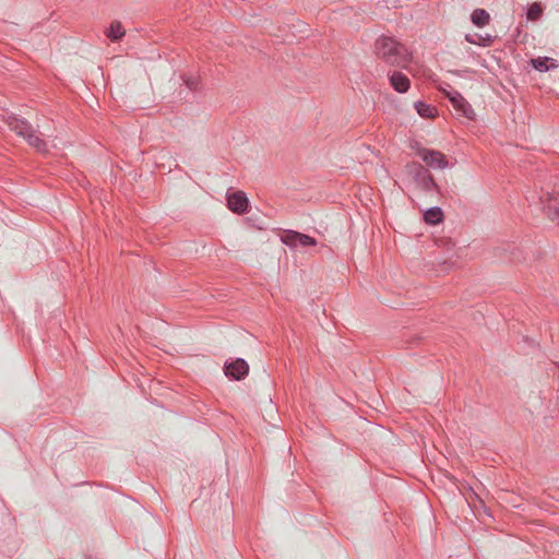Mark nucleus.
<instances>
[{"label":"nucleus","mask_w":559,"mask_h":559,"mask_svg":"<svg viewBox=\"0 0 559 559\" xmlns=\"http://www.w3.org/2000/svg\"><path fill=\"white\" fill-rule=\"evenodd\" d=\"M373 50L378 59L391 67L406 68L412 61L408 48L393 36L378 37Z\"/></svg>","instance_id":"nucleus-1"},{"label":"nucleus","mask_w":559,"mask_h":559,"mask_svg":"<svg viewBox=\"0 0 559 559\" xmlns=\"http://www.w3.org/2000/svg\"><path fill=\"white\" fill-rule=\"evenodd\" d=\"M8 127L11 131L16 133L19 136L24 138L27 143L33 146L36 151L45 153L47 152L46 142L39 138L32 124L25 120L15 116L8 118Z\"/></svg>","instance_id":"nucleus-2"},{"label":"nucleus","mask_w":559,"mask_h":559,"mask_svg":"<svg viewBox=\"0 0 559 559\" xmlns=\"http://www.w3.org/2000/svg\"><path fill=\"white\" fill-rule=\"evenodd\" d=\"M405 173L412 179L415 187L425 193H432L438 191V186L435 182L431 174L419 163H411L405 167Z\"/></svg>","instance_id":"nucleus-3"},{"label":"nucleus","mask_w":559,"mask_h":559,"mask_svg":"<svg viewBox=\"0 0 559 559\" xmlns=\"http://www.w3.org/2000/svg\"><path fill=\"white\" fill-rule=\"evenodd\" d=\"M539 201L548 218L559 224V191L542 192Z\"/></svg>","instance_id":"nucleus-4"},{"label":"nucleus","mask_w":559,"mask_h":559,"mask_svg":"<svg viewBox=\"0 0 559 559\" xmlns=\"http://www.w3.org/2000/svg\"><path fill=\"white\" fill-rule=\"evenodd\" d=\"M281 240L284 245L292 249L317 245V240L313 237L295 230L284 231V234L281 236Z\"/></svg>","instance_id":"nucleus-5"},{"label":"nucleus","mask_w":559,"mask_h":559,"mask_svg":"<svg viewBox=\"0 0 559 559\" xmlns=\"http://www.w3.org/2000/svg\"><path fill=\"white\" fill-rule=\"evenodd\" d=\"M448 98L450 99L453 108L461 116L473 120L475 118V112L471 104L462 96L457 91H452L447 93Z\"/></svg>","instance_id":"nucleus-6"},{"label":"nucleus","mask_w":559,"mask_h":559,"mask_svg":"<svg viewBox=\"0 0 559 559\" xmlns=\"http://www.w3.org/2000/svg\"><path fill=\"white\" fill-rule=\"evenodd\" d=\"M421 159L433 169H444L448 167V160L443 153L429 148L418 150Z\"/></svg>","instance_id":"nucleus-7"},{"label":"nucleus","mask_w":559,"mask_h":559,"mask_svg":"<svg viewBox=\"0 0 559 559\" xmlns=\"http://www.w3.org/2000/svg\"><path fill=\"white\" fill-rule=\"evenodd\" d=\"M226 202L227 207L236 214H243L249 207V199L243 191L228 192Z\"/></svg>","instance_id":"nucleus-8"},{"label":"nucleus","mask_w":559,"mask_h":559,"mask_svg":"<svg viewBox=\"0 0 559 559\" xmlns=\"http://www.w3.org/2000/svg\"><path fill=\"white\" fill-rule=\"evenodd\" d=\"M249 371V366L242 358H237L230 362L225 364V374L234 380L243 379Z\"/></svg>","instance_id":"nucleus-9"},{"label":"nucleus","mask_w":559,"mask_h":559,"mask_svg":"<svg viewBox=\"0 0 559 559\" xmlns=\"http://www.w3.org/2000/svg\"><path fill=\"white\" fill-rule=\"evenodd\" d=\"M389 82L393 90L401 94L406 93L411 87L409 79L400 71L391 72L389 74Z\"/></svg>","instance_id":"nucleus-10"},{"label":"nucleus","mask_w":559,"mask_h":559,"mask_svg":"<svg viewBox=\"0 0 559 559\" xmlns=\"http://www.w3.org/2000/svg\"><path fill=\"white\" fill-rule=\"evenodd\" d=\"M532 67L539 72H547L549 70H555L559 67L557 60L549 57H538L535 59H531Z\"/></svg>","instance_id":"nucleus-11"},{"label":"nucleus","mask_w":559,"mask_h":559,"mask_svg":"<svg viewBox=\"0 0 559 559\" xmlns=\"http://www.w3.org/2000/svg\"><path fill=\"white\" fill-rule=\"evenodd\" d=\"M424 219L427 224L437 225L443 219V212L439 206H432L425 211Z\"/></svg>","instance_id":"nucleus-12"},{"label":"nucleus","mask_w":559,"mask_h":559,"mask_svg":"<svg viewBox=\"0 0 559 559\" xmlns=\"http://www.w3.org/2000/svg\"><path fill=\"white\" fill-rule=\"evenodd\" d=\"M105 34L110 40L117 41L124 36L126 31L122 24L116 21L110 24V26L106 29Z\"/></svg>","instance_id":"nucleus-13"},{"label":"nucleus","mask_w":559,"mask_h":559,"mask_svg":"<svg viewBox=\"0 0 559 559\" xmlns=\"http://www.w3.org/2000/svg\"><path fill=\"white\" fill-rule=\"evenodd\" d=\"M471 20L477 27H484L490 21L489 13L484 9H475L472 12Z\"/></svg>","instance_id":"nucleus-14"},{"label":"nucleus","mask_w":559,"mask_h":559,"mask_svg":"<svg viewBox=\"0 0 559 559\" xmlns=\"http://www.w3.org/2000/svg\"><path fill=\"white\" fill-rule=\"evenodd\" d=\"M417 114L424 118H432L437 114V108L430 104L418 100L415 103Z\"/></svg>","instance_id":"nucleus-15"},{"label":"nucleus","mask_w":559,"mask_h":559,"mask_svg":"<svg viewBox=\"0 0 559 559\" xmlns=\"http://www.w3.org/2000/svg\"><path fill=\"white\" fill-rule=\"evenodd\" d=\"M543 15V7L538 2L532 3L526 11V19L528 21H538Z\"/></svg>","instance_id":"nucleus-16"},{"label":"nucleus","mask_w":559,"mask_h":559,"mask_svg":"<svg viewBox=\"0 0 559 559\" xmlns=\"http://www.w3.org/2000/svg\"><path fill=\"white\" fill-rule=\"evenodd\" d=\"M187 87L191 91H195L199 86V80L197 78H187L185 80Z\"/></svg>","instance_id":"nucleus-17"},{"label":"nucleus","mask_w":559,"mask_h":559,"mask_svg":"<svg viewBox=\"0 0 559 559\" xmlns=\"http://www.w3.org/2000/svg\"><path fill=\"white\" fill-rule=\"evenodd\" d=\"M465 40L471 43V44H477V41L475 40L474 36L471 35V34H466L465 35Z\"/></svg>","instance_id":"nucleus-18"}]
</instances>
